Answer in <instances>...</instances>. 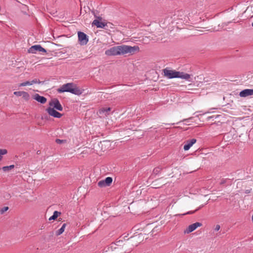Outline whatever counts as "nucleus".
Listing matches in <instances>:
<instances>
[{"label":"nucleus","instance_id":"1","mask_svg":"<svg viewBox=\"0 0 253 253\" xmlns=\"http://www.w3.org/2000/svg\"><path fill=\"white\" fill-rule=\"evenodd\" d=\"M137 46H131L126 45H121L113 46L105 51L106 55L108 56L124 55L127 53L133 54L136 51L139 50Z\"/></svg>","mask_w":253,"mask_h":253},{"label":"nucleus","instance_id":"2","mask_svg":"<svg viewBox=\"0 0 253 253\" xmlns=\"http://www.w3.org/2000/svg\"><path fill=\"white\" fill-rule=\"evenodd\" d=\"M163 73L164 76L168 77L169 79L180 78L190 81L191 75L184 72L176 71L170 70L169 68H166L163 70Z\"/></svg>","mask_w":253,"mask_h":253},{"label":"nucleus","instance_id":"3","mask_svg":"<svg viewBox=\"0 0 253 253\" xmlns=\"http://www.w3.org/2000/svg\"><path fill=\"white\" fill-rule=\"evenodd\" d=\"M59 93L69 92L75 95H81L83 91L73 83H67L62 85L57 89Z\"/></svg>","mask_w":253,"mask_h":253},{"label":"nucleus","instance_id":"4","mask_svg":"<svg viewBox=\"0 0 253 253\" xmlns=\"http://www.w3.org/2000/svg\"><path fill=\"white\" fill-rule=\"evenodd\" d=\"M28 51L29 53L34 54L36 53L37 52L46 53V49L43 48L40 44H37L32 46L28 49Z\"/></svg>","mask_w":253,"mask_h":253},{"label":"nucleus","instance_id":"5","mask_svg":"<svg viewBox=\"0 0 253 253\" xmlns=\"http://www.w3.org/2000/svg\"><path fill=\"white\" fill-rule=\"evenodd\" d=\"M78 40L81 45H85L88 42V36L84 32H78Z\"/></svg>","mask_w":253,"mask_h":253},{"label":"nucleus","instance_id":"6","mask_svg":"<svg viewBox=\"0 0 253 253\" xmlns=\"http://www.w3.org/2000/svg\"><path fill=\"white\" fill-rule=\"evenodd\" d=\"M113 179L111 177H107L104 180L99 181L98 185L100 187H104L109 186L112 182Z\"/></svg>","mask_w":253,"mask_h":253},{"label":"nucleus","instance_id":"7","mask_svg":"<svg viewBox=\"0 0 253 253\" xmlns=\"http://www.w3.org/2000/svg\"><path fill=\"white\" fill-rule=\"evenodd\" d=\"M46 112L48 113V114L56 118H60L62 115L56 111L53 108L48 107L46 109Z\"/></svg>","mask_w":253,"mask_h":253},{"label":"nucleus","instance_id":"8","mask_svg":"<svg viewBox=\"0 0 253 253\" xmlns=\"http://www.w3.org/2000/svg\"><path fill=\"white\" fill-rule=\"evenodd\" d=\"M202 224L200 222H195L188 226L186 229L184 231L185 233H190L195 230L198 227L201 226Z\"/></svg>","mask_w":253,"mask_h":253},{"label":"nucleus","instance_id":"9","mask_svg":"<svg viewBox=\"0 0 253 253\" xmlns=\"http://www.w3.org/2000/svg\"><path fill=\"white\" fill-rule=\"evenodd\" d=\"M49 106H53V108L59 111H62L63 107L57 99H54L49 103Z\"/></svg>","mask_w":253,"mask_h":253},{"label":"nucleus","instance_id":"10","mask_svg":"<svg viewBox=\"0 0 253 253\" xmlns=\"http://www.w3.org/2000/svg\"><path fill=\"white\" fill-rule=\"evenodd\" d=\"M253 95V89H245L242 90L239 95L241 97H246Z\"/></svg>","mask_w":253,"mask_h":253},{"label":"nucleus","instance_id":"11","mask_svg":"<svg viewBox=\"0 0 253 253\" xmlns=\"http://www.w3.org/2000/svg\"><path fill=\"white\" fill-rule=\"evenodd\" d=\"M196 142V139L193 138L187 140L186 144L184 145L183 149L185 151L188 150L190 147Z\"/></svg>","mask_w":253,"mask_h":253},{"label":"nucleus","instance_id":"12","mask_svg":"<svg viewBox=\"0 0 253 253\" xmlns=\"http://www.w3.org/2000/svg\"><path fill=\"white\" fill-rule=\"evenodd\" d=\"M33 99H34L35 100L42 104H44L47 100L45 97H44V96H41L37 93L35 94L33 96Z\"/></svg>","mask_w":253,"mask_h":253},{"label":"nucleus","instance_id":"13","mask_svg":"<svg viewBox=\"0 0 253 253\" xmlns=\"http://www.w3.org/2000/svg\"><path fill=\"white\" fill-rule=\"evenodd\" d=\"M92 25H95L97 28H103L105 27V26H106V24H104V23L102 22H100L97 19H95L93 22Z\"/></svg>","mask_w":253,"mask_h":253},{"label":"nucleus","instance_id":"14","mask_svg":"<svg viewBox=\"0 0 253 253\" xmlns=\"http://www.w3.org/2000/svg\"><path fill=\"white\" fill-rule=\"evenodd\" d=\"M66 226V223H64L62 225V227L59 229H58V230L56 231V235L57 236H59V235H61V234H62L63 233V232L64 231Z\"/></svg>","mask_w":253,"mask_h":253},{"label":"nucleus","instance_id":"15","mask_svg":"<svg viewBox=\"0 0 253 253\" xmlns=\"http://www.w3.org/2000/svg\"><path fill=\"white\" fill-rule=\"evenodd\" d=\"M61 214V212L58 211H54L53 215L49 218V220H55L57 217Z\"/></svg>","mask_w":253,"mask_h":253},{"label":"nucleus","instance_id":"16","mask_svg":"<svg viewBox=\"0 0 253 253\" xmlns=\"http://www.w3.org/2000/svg\"><path fill=\"white\" fill-rule=\"evenodd\" d=\"M22 96L25 100L27 101L30 99V95L28 92L25 91H23Z\"/></svg>","mask_w":253,"mask_h":253},{"label":"nucleus","instance_id":"17","mask_svg":"<svg viewBox=\"0 0 253 253\" xmlns=\"http://www.w3.org/2000/svg\"><path fill=\"white\" fill-rule=\"evenodd\" d=\"M14 168V165H10V166H5V167H3L2 168V170L4 171H7L8 170H9L10 169H13Z\"/></svg>","mask_w":253,"mask_h":253},{"label":"nucleus","instance_id":"18","mask_svg":"<svg viewBox=\"0 0 253 253\" xmlns=\"http://www.w3.org/2000/svg\"><path fill=\"white\" fill-rule=\"evenodd\" d=\"M111 110V108L110 107L108 108H103L100 110V113H108V112L110 111Z\"/></svg>","mask_w":253,"mask_h":253},{"label":"nucleus","instance_id":"19","mask_svg":"<svg viewBox=\"0 0 253 253\" xmlns=\"http://www.w3.org/2000/svg\"><path fill=\"white\" fill-rule=\"evenodd\" d=\"M7 152V151L6 149H0V161L2 158V155L6 154Z\"/></svg>","mask_w":253,"mask_h":253},{"label":"nucleus","instance_id":"20","mask_svg":"<svg viewBox=\"0 0 253 253\" xmlns=\"http://www.w3.org/2000/svg\"><path fill=\"white\" fill-rule=\"evenodd\" d=\"M30 85V81H26L25 82H23L21 84H20L19 85H18V86L20 87V86H26V85Z\"/></svg>","mask_w":253,"mask_h":253},{"label":"nucleus","instance_id":"21","mask_svg":"<svg viewBox=\"0 0 253 253\" xmlns=\"http://www.w3.org/2000/svg\"><path fill=\"white\" fill-rule=\"evenodd\" d=\"M30 85H32L35 84H41V82L40 80H37V79L33 80L32 81H30Z\"/></svg>","mask_w":253,"mask_h":253},{"label":"nucleus","instance_id":"22","mask_svg":"<svg viewBox=\"0 0 253 253\" xmlns=\"http://www.w3.org/2000/svg\"><path fill=\"white\" fill-rule=\"evenodd\" d=\"M161 171V169L160 168H156L154 169L153 173L154 174L157 175Z\"/></svg>","mask_w":253,"mask_h":253},{"label":"nucleus","instance_id":"23","mask_svg":"<svg viewBox=\"0 0 253 253\" xmlns=\"http://www.w3.org/2000/svg\"><path fill=\"white\" fill-rule=\"evenodd\" d=\"M8 207H3L0 211V213L1 214H3L4 212L7 211L8 210Z\"/></svg>","mask_w":253,"mask_h":253},{"label":"nucleus","instance_id":"24","mask_svg":"<svg viewBox=\"0 0 253 253\" xmlns=\"http://www.w3.org/2000/svg\"><path fill=\"white\" fill-rule=\"evenodd\" d=\"M23 91H15V92H14V94L17 96H22Z\"/></svg>","mask_w":253,"mask_h":253},{"label":"nucleus","instance_id":"25","mask_svg":"<svg viewBox=\"0 0 253 253\" xmlns=\"http://www.w3.org/2000/svg\"><path fill=\"white\" fill-rule=\"evenodd\" d=\"M220 225L218 224H217V225H216V226L215 227L214 230L216 231H217L220 229Z\"/></svg>","mask_w":253,"mask_h":253},{"label":"nucleus","instance_id":"26","mask_svg":"<svg viewBox=\"0 0 253 253\" xmlns=\"http://www.w3.org/2000/svg\"><path fill=\"white\" fill-rule=\"evenodd\" d=\"M55 141L57 143L60 144L63 142V140L59 139H56Z\"/></svg>","mask_w":253,"mask_h":253},{"label":"nucleus","instance_id":"27","mask_svg":"<svg viewBox=\"0 0 253 253\" xmlns=\"http://www.w3.org/2000/svg\"><path fill=\"white\" fill-rule=\"evenodd\" d=\"M201 207H200L199 208L196 209L195 211H189L186 214H192V213H194L196 211H197Z\"/></svg>","mask_w":253,"mask_h":253},{"label":"nucleus","instance_id":"28","mask_svg":"<svg viewBox=\"0 0 253 253\" xmlns=\"http://www.w3.org/2000/svg\"><path fill=\"white\" fill-rule=\"evenodd\" d=\"M225 180L224 179H222L221 181L220 182V184H223L225 183Z\"/></svg>","mask_w":253,"mask_h":253},{"label":"nucleus","instance_id":"29","mask_svg":"<svg viewBox=\"0 0 253 253\" xmlns=\"http://www.w3.org/2000/svg\"><path fill=\"white\" fill-rule=\"evenodd\" d=\"M252 26L253 27V22L252 24Z\"/></svg>","mask_w":253,"mask_h":253},{"label":"nucleus","instance_id":"30","mask_svg":"<svg viewBox=\"0 0 253 253\" xmlns=\"http://www.w3.org/2000/svg\"><path fill=\"white\" fill-rule=\"evenodd\" d=\"M107 114H105V115H108V113H106Z\"/></svg>","mask_w":253,"mask_h":253},{"label":"nucleus","instance_id":"31","mask_svg":"<svg viewBox=\"0 0 253 253\" xmlns=\"http://www.w3.org/2000/svg\"><path fill=\"white\" fill-rule=\"evenodd\" d=\"M107 114H105V115H108V113H106Z\"/></svg>","mask_w":253,"mask_h":253}]
</instances>
